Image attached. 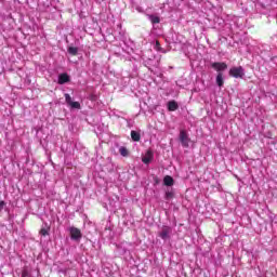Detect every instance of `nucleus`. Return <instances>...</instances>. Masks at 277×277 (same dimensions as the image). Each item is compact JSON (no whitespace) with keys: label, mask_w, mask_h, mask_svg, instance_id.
Listing matches in <instances>:
<instances>
[{"label":"nucleus","mask_w":277,"mask_h":277,"mask_svg":"<svg viewBox=\"0 0 277 277\" xmlns=\"http://www.w3.org/2000/svg\"><path fill=\"white\" fill-rule=\"evenodd\" d=\"M168 111H176L179 109V103L176 101L172 100L167 103Z\"/></svg>","instance_id":"nucleus-9"},{"label":"nucleus","mask_w":277,"mask_h":277,"mask_svg":"<svg viewBox=\"0 0 277 277\" xmlns=\"http://www.w3.org/2000/svg\"><path fill=\"white\" fill-rule=\"evenodd\" d=\"M229 77H234V79H243L246 77V69L243 67H232L229 69Z\"/></svg>","instance_id":"nucleus-1"},{"label":"nucleus","mask_w":277,"mask_h":277,"mask_svg":"<svg viewBox=\"0 0 277 277\" xmlns=\"http://www.w3.org/2000/svg\"><path fill=\"white\" fill-rule=\"evenodd\" d=\"M155 49L156 51H161V45L159 44V41H156Z\"/></svg>","instance_id":"nucleus-19"},{"label":"nucleus","mask_w":277,"mask_h":277,"mask_svg":"<svg viewBox=\"0 0 277 277\" xmlns=\"http://www.w3.org/2000/svg\"><path fill=\"white\" fill-rule=\"evenodd\" d=\"M67 53H69V55H77L79 53V48L69 47Z\"/></svg>","instance_id":"nucleus-13"},{"label":"nucleus","mask_w":277,"mask_h":277,"mask_svg":"<svg viewBox=\"0 0 277 277\" xmlns=\"http://www.w3.org/2000/svg\"><path fill=\"white\" fill-rule=\"evenodd\" d=\"M216 85H219V88H222V85H224V76L222 72H217L216 75Z\"/></svg>","instance_id":"nucleus-11"},{"label":"nucleus","mask_w":277,"mask_h":277,"mask_svg":"<svg viewBox=\"0 0 277 277\" xmlns=\"http://www.w3.org/2000/svg\"><path fill=\"white\" fill-rule=\"evenodd\" d=\"M163 183L167 187H172V185H174V179H172L170 175H167L163 179Z\"/></svg>","instance_id":"nucleus-10"},{"label":"nucleus","mask_w":277,"mask_h":277,"mask_svg":"<svg viewBox=\"0 0 277 277\" xmlns=\"http://www.w3.org/2000/svg\"><path fill=\"white\" fill-rule=\"evenodd\" d=\"M158 235L163 241H168V239H170V235H172V227L163 226Z\"/></svg>","instance_id":"nucleus-2"},{"label":"nucleus","mask_w":277,"mask_h":277,"mask_svg":"<svg viewBox=\"0 0 277 277\" xmlns=\"http://www.w3.org/2000/svg\"><path fill=\"white\" fill-rule=\"evenodd\" d=\"M180 142L184 148H189V135L185 130L180 131Z\"/></svg>","instance_id":"nucleus-3"},{"label":"nucleus","mask_w":277,"mask_h":277,"mask_svg":"<svg viewBox=\"0 0 277 277\" xmlns=\"http://www.w3.org/2000/svg\"><path fill=\"white\" fill-rule=\"evenodd\" d=\"M155 159V154L153 153V150L148 149L145 155L142 157V161L143 163H145L146 166H148V163H150L153 160Z\"/></svg>","instance_id":"nucleus-6"},{"label":"nucleus","mask_w":277,"mask_h":277,"mask_svg":"<svg viewBox=\"0 0 277 277\" xmlns=\"http://www.w3.org/2000/svg\"><path fill=\"white\" fill-rule=\"evenodd\" d=\"M4 207H5V201H0V211H3Z\"/></svg>","instance_id":"nucleus-20"},{"label":"nucleus","mask_w":277,"mask_h":277,"mask_svg":"<svg viewBox=\"0 0 277 277\" xmlns=\"http://www.w3.org/2000/svg\"><path fill=\"white\" fill-rule=\"evenodd\" d=\"M22 277H34V276H31V272L29 269L24 268L22 271Z\"/></svg>","instance_id":"nucleus-16"},{"label":"nucleus","mask_w":277,"mask_h":277,"mask_svg":"<svg viewBox=\"0 0 277 277\" xmlns=\"http://www.w3.org/2000/svg\"><path fill=\"white\" fill-rule=\"evenodd\" d=\"M69 233H70V237L72 239V241H79L82 237L81 235V230L77 227H69L68 228Z\"/></svg>","instance_id":"nucleus-5"},{"label":"nucleus","mask_w":277,"mask_h":277,"mask_svg":"<svg viewBox=\"0 0 277 277\" xmlns=\"http://www.w3.org/2000/svg\"><path fill=\"white\" fill-rule=\"evenodd\" d=\"M173 194L172 192H167L166 193V200H170V198H172Z\"/></svg>","instance_id":"nucleus-18"},{"label":"nucleus","mask_w":277,"mask_h":277,"mask_svg":"<svg viewBox=\"0 0 277 277\" xmlns=\"http://www.w3.org/2000/svg\"><path fill=\"white\" fill-rule=\"evenodd\" d=\"M141 137L142 136H141L140 132H137L135 130L131 131V138L133 140V142H140Z\"/></svg>","instance_id":"nucleus-12"},{"label":"nucleus","mask_w":277,"mask_h":277,"mask_svg":"<svg viewBox=\"0 0 277 277\" xmlns=\"http://www.w3.org/2000/svg\"><path fill=\"white\" fill-rule=\"evenodd\" d=\"M149 21L153 23V25H157L160 23L159 16L157 15H149Z\"/></svg>","instance_id":"nucleus-15"},{"label":"nucleus","mask_w":277,"mask_h":277,"mask_svg":"<svg viewBox=\"0 0 277 277\" xmlns=\"http://www.w3.org/2000/svg\"><path fill=\"white\" fill-rule=\"evenodd\" d=\"M70 82V76H68V74L63 72L61 75H58V84L60 85H64V83H68Z\"/></svg>","instance_id":"nucleus-8"},{"label":"nucleus","mask_w":277,"mask_h":277,"mask_svg":"<svg viewBox=\"0 0 277 277\" xmlns=\"http://www.w3.org/2000/svg\"><path fill=\"white\" fill-rule=\"evenodd\" d=\"M65 102L71 109H81V104L79 102H72V97L68 93H65Z\"/></svg>","instance_id":"nucleus-4"},{"label":"nucleus","mask_w":277,"mask_h":277,"mask_svg":"<svg viewBox=\"0 0 277 277\" xmlns=\"http://www.w3.org/2000/svg\"><path fill=\"white\" fill-rule=\"evenodd\" d=\"M211 67L219 72H223V70H226V68H228V65H226V63L215 62L211 64Z\"/></svg>","instance_id":"nucleus-7"},{"label":"nucleus","mask_w":277,"mask_h":277,"mask_svg":"<svg viewBox=\"0 0 277 277\" xmlns=\"http://www.w3.org/2000/svg\"><path fill=\"white\" fill-rule=\"evenodd\" d=\"M119 153H120L121 157H129V149H127V147H124V146H121L119 148Z\"/></svg>","instance_id":"nucleus-14"},{"label":"nucleus","mask_w":277,"mask_h":277,"mask_svg":"<svg viewBox=\"0 0 277 277\" xmlns=\"http://www.w3.org/2000/svg\"><path fill=\"white\" fill-rule=\"evenodd\" d=\"M40 235H42L43 237H47V235H49V230L45 229V228H42V229L40 230Z\"/></svg>","instance_id":"nucleus-17"}]
</instances>
